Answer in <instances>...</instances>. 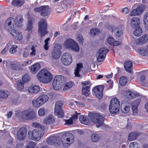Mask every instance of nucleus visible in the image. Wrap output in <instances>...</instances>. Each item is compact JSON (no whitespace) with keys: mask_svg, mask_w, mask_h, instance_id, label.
I'll use <instances>...</instances> for the list:
<instances>
[{"mask_svg":"<svg viewBox=\"0 0 148 148\" xmlns=\"http://www.w3.org/2000/svg\"><path fill=\"white\" fill-rule=\"evenodd\" d=\"M53 77L52 75L48 71L44 69L41 70L37 74L38 80L45 84L51 81Z\"/></svg>","mask_w":148,"mask_h":148,"instance_id":"nucleus-1","label":"nucleus"},{"mask_svg":"<svg viewBox=\"0 0 148 148\" xmlns=\"http://www.w3.org/2000/svg\"><path fill=\"white\" fill-rule=\"evenodd\" d=\"M88 116L91 121L96 124V126L97 127H100L103 125L105 119L103 116L92 113H90Z\"/></svg>","mask_w":148,"mask_h":148,"instance_id":"nucleus-2","label":"nucleus"},{"mask_svg":"<svg viewBox=\"0 0 148 148\" xmlns=\"http://www.w3.org/2000/svg\"><path fill=\"white\" fill-rule=\"evenodd\" d=\"M16 114L18 117L26 120L32 119L36 116L34 112L29 110H24L21 112L18 110L16 111Z\"/></svg>","mask_w":148,"mask_h":148,"instance_id":"nucleus-3","label":"nucleus"},{"mask_svg":"<svg viewBox=\"0 0 148 148\" xmlns=\"http://www.w3.org/2000/svg\"><path fill=\"white\" fill-rule=\"evenodd\" d=\"M74 140V136L72 134L67 132L62 135V142L63 146L65 147H69L73 143Z\"/></svg>","mask_w":148,"mask_h":148,"instance_id":"nucleus-4","label":"nucleus"},{"mask_svg":"<svg viewBox=\"0 0 148 148\" xmlns=\"http://www.w3.org/2000/svg\"><path fill=\"white\" fill-rule=\"evenodd\" d=\"M44 134V131H41L40 130H38L36 129L29 131L28 132V136L30 139L38 141L40 139L41 137L43 136Z\"/></svg>","mask_w":148,"mask_h":148,"instance_id":"nucleus-5","label":"nucleus"},{"mask_svg":"<svg viewBox=\"0 0 148 148\" xmlns=\"http://www.w3.org/2000/svg\"><path fill=\"white\" fill-rule=\"evenodd\" d=\"M47 25V21L44 18L41 19L38 23V32L41 38L48 33Z\"/></svg>","mask_w":148,"mask_h":148,"instance_id":"nucleus-6","label":"nucleus"},{"mask_svg":"<svg viewBox=\"0 0 148 148\" xmlns=\"http://www.w3.org/2000/svg\"><path fill=\"white\" fill-rule=\"evenodd\" d=\"M49 99L48 96L45 95H40L36 99L32 101L33 106L36 108H38L46 102Z\"/></svg>","mask_w":148,"mask_h":148,"instance_id":"nucleus-7","label":"nucleus"},{"mask_svg":"<svg viewBox=\"0 0 148 148\" xmlns=\"http://www.w3.org/2000/svg\"><path fill=\"white\" fill-rule=\"evenodd\" d=\"M64 45L66 48L75 52H78L79 50V47L77 43L72 39H67L64 42Z\"/></svg>","mask_w":148,"mask_h":148,"instance_id":"nucleus-8","label":"nucleus"},{"mask_svg":"<svg viewBox=\"0 0 148 148\" xmlns=\"http://www.w3.org/2000/svg\"><path fill=\"white\" fill-rule=\"evenodd\" d=\"M61 48L62 46L60 44H55L51 52V56L53 58L56 59L60 58L61 53L60 51Z\"/></svg>","mask_w":148,"mask_h":148,"instance_id":"nucleus-9","label":"nucleus"},{"mask_svg":"<svg viewBox=\"0 0 148 148\" xmlns=\"http://www.w3.org/2000/svg\"><path fill=\"white\" fill-rule=\"evenodd\" d=\"M63 105V103L60 101L57 102L55 104L54 113L55 115L60 118H62L64 116V112L62 109Z\"/></svg>","mask_w":148,"mask_h":148,"instance_id":"nucleus-10","label":"nucleus"},{"mask_svg":"<svg viewBox=\"0 0 148 148\" xmlns=\"http://www.w3.org/2000/svg\"><path fill=\"white\" fill-rule=\"evenodd\" d=\"M63 78L64 76L61 75L56 76L54 78L52 85L54 90H58L61 88L60 83Z\"/></svg>","mask_w":148,"mask_h":148,"instance_id":"nucleus-11","label":"nucleus"},{"mask_svg":"<svg viewBox=\"0 0 148 148\" xmlns=\"http://www.w3.org/2000/svg\"><path fill=\"white\" fill-rule=\"evenodd\" d=\"M108 51V49L106 48H102L98 51V56L97 57L98 61L101 62L105 58L106 55Z\"/></svg>","mask_w":148,"mask_h":148,"instance_id":"nucleus-12","label":"nucleus"},{"mask_svg":"<svg viewBox=\"0 0 148 148\" xmlns=\"http://www.w3.org/2000/svg\"><path fill=\"white\" fill-rule=\"evenodd\" d=\"M47 143L49 145L57 146L61 143L60 138L58 136H51L48 138L47 140Z\"/></svg>","mask_w":148,"mask_h":148,"instance_id":"nucleus-13","label":"nucleus"},{"mask_svg":"<svg viewBox=\"0 0 148 148\" xmlns=\"http://www.w3.org/2000/svg\"><path fill=\"white\" fill-rule=\"evenodd\" d=\"M61 60L64 65H68L70 64L72 61L71 55L68 53H64L62 56Z\"/></svg>","mask_w":148,"mask_h":148,"instance_id":"nucleus-14","label":"nucleus"},{"mask_svg":"<svg viewBox=\"0 0 148 148\" xmlns=\"http://www.w3.org/2000/svg\"><path fill=\"white\" fill-rule=\"evenodd\" d=\"M103 86H95L93 89V92L96 96L99 99H101L103 96Z\"/></svg>","mask_w":148,"mask_h":148,"instance_id":"nucleus-15","label":"nucleus"},{"mask_svg":"<svg viewBox=\"0 0 148 148\" xmlns=\"http://www.w3.org/2000/svg\"><path fill=\"white\" fill-rule=\"evenodd\" d=\"M145 6L144 5H140L136 9L133 10L131 12V16H135L142 14L145 9Z\"/></svg>","mask_w":148,"mask_h":148,"instance_id":"nucleus-16","label":"nucleus"},{"mask_svg":"<svg viewBox=\"0 0 148 148\" xmlns=\"http://www.w3.org/2000/svg\"><path fill=\"white\" fill-rule=\"evenodd\" d=\"M27 132V130L25 127H22L20 128L17 133V138L21 140L24 139L26 137Z\"/></svg>","mask_w":148,"mask_h":148,"instance_id":"nucleus-17","label":"nucleus"},{"mask_svg":"<svg viewBox=\"0 0 148 148\" xmlns=\"http://www.w3.org/2000/svg\"><path fill=\"white\" fill-rule=\"evenodd\" d=\"M140 101V99H137L132 103V109L133 115H136L138 113V108Z\"/></svg>","mask_w":148,"mask_h":148,"instance_id":"nucleus-18","label":"nucleus"},{"mask_svg":"<svg viewBox=\"0 0 148 148\" xmlns=\"http://www.w3.org/2000/svg\"><path fill=\"white\" fill-rule=\"evenodd\" d=\"M148 42V34L143 35L139 38L136 39L135 42L136 44L142 45Z\"/></svg>","mask_w":148,"mask_h":148,"instance_id":"nucleus-19","label":"nucleus"},{"mask_svg":"<svg viewBox=\"0 0 148 148\" xmlns=\"http://www.w3.org/2000/svg\"><path fill=\"white\" fill-rule=\"evenodd\" d=\"M55 121V118L51 115H49L46 117L43 120V123L47 125H51Z\"/></svg>","mask_w":148,"mask_h":148,"instance_id":"nucleus-20","label":"nucleus"},{"mask_svg":"<svg viewBox=\"0 0 148 148\" xmlns=\"http://www.w3.org/2000/svg\"><path fill=\"white\" fill-rule=\"evenodd\" d=\"M124 96L126 98L129 99H133L139 96L138 94L136 92L131 91L129 90H127L124 94Z\"/></svg>","mask_w":148,"mask_h":148,"instance_id":"nucleus-21","label":"nucleus"},{"mask_svg":"<svg viewBox=\"0 0 148 148\" xmlns=\"http://www.w3.org/2000/svg\"><path fill=\"white\" fill-rule=\"evenodd\" d=\"M31 50L32 51L29 53V51L27 49H25L23 51V56L24 58H27L29 56L30 54L31 56H35L36 54L35 53L36 50L34 46H32L31 48Z\"/></svg>","mask_w":148,"mask_h":148,"instance_id":"nucleus-22","label":"nucleus"},{"mask_svg":"<svg viewBox=\"0 0 148 148\" xmlns=\"http://www.w3.org/2000/svg\"><path fill=\"white\" fill-rule=\"evenodd\" d=\"M123 26L121 25H118L115 26L114 29L113 31L116 36L119 37L121 36L123 32Z\"/></svg>","mask_w":148,"mask_h":148,"instance_id":"nucleus-23","label":"nucleus"},{"mask_svg":"<svg viewBox=\"0 0 148 148\" xmlns=\"http://www.w3.org/2000/svg\"><path fill=\"white\" fill-rule=\"evenodd\" d=\"M131 26L133 28H136L139 27L140 24V19L138 18H133L131 22Z\"/></svg>","mask_w":148,"mask_h":148,"instance_id":"nucleus-24","label":"nucleus"},{"mask_svg":"<svg viewBox=\"0 0 148 148\" xmlns=\"http://www.w3.org/2000/svg\"><path fill=\"white\" fill-rule=\"evenodd\" d=\"M23 21V16L21 15L17 16L14 20L15 25L20 27H22L23 26L22 22Z\"/></svg>","mask_w":148,"mask_h":148,"instance_id":"nucleus-25","label":"nucleus"},{"mask_svg":"<svg viewBox=\"0 0 148 148\" xmlns=\"http://www.w3.org/2000/svg\"><path fill=\"white\" fill-rule=\"evenodd\" d=\"M121 111L123 113H127L130 110V104L127 102L123 103L121 105Z\"/></svg>","mask_w":148,"mask_h":148,"instance_id":"nucleus-26","label":"nucleus"},{"mask_svg":"<svg viewBox=\"0 0 148 148\" xmlns=\"http://www.w3.org/2000/svg\"><path fill=\"white\" fill-rule=\"evenodd\" d=\"M108 43L110 45L114 46L121 45L122 43L120 41L115 40L112 37L110 36L107 39Z\"/></svg>","mask_w":148,"mask_h":148,"instance_id":"nucleus-27","label":"nucleus"},{"mask_svg":"<svg viewBox=\"0 0 148 148\" xmlns=\"http://www.w3.org/2000/svg\"><path fill=\"white\" fill-rule=\"evenodd\" d=\"M10 33L16 39L18 40H20L22 38L23 36L21 33L14 29H12L10 32Z\"/></svg>","mask_w":148,"mask_h":148,"instance_id":"nucleus-28","label":"nucleus"},{"mask_svg":"<svg viewBox=\"0 0 148 148\" xmlns=\"http://www.w3.org/2000/svg\"><path fill=\"white\" fill-rule=\"evenodd\" d=\"M41 15L43 16H46L50 14V8L48 6H42Z\"/></svg>","mask_w":148,"mask_h":148,"instance_id":"nucleus-29","label":"nucleus"},{"mask_svg":"<svg viewBox=\"0 0 148 148\" xmlns=\"http://www.w3.org/2000/svg\"><path fill=\"white\" fill-rule=\"evenodd\" d=\"M124 67L126 71L131 73L132 71V63L130 61H126L124 62Z\"/></svg>","mask_w":148,"mask_h":148,"instance_id":"nucleus-30","label":"nucleus"},{"mask_svg":"<svg viewBox=\"0 0 148 148\" xmlns=\"http://www.w3.org/2000/svg\"><path fill=\"white\" fill-rule=\"evenodd\" d=\"M14 21V19L13 18L10 17L8 18L6 20L5 25L6 28L9 31H11L12 28V26L11 25L12 22Z\"/></svg>","mask_w":148,"mask_h":148,"instance_id":"nucleus-31","label":"nucleus"},{"mask_svg":"<svg viewBox=\"0 0 148 148\" xmlns=\"http://www.w3.org/2000/svg\"><path fill=\"white\" fill-rule=\"evenodd\" d=\"M83 67L82 63H79L77 64V67L74 71V74L75 77H80V75L79 73Z\"/></svg>","mask_w":148,"mask_h":148,"instance_id":"nucleus-32","label":"nucleus"},{"mask_svg":"<svg viewBox=\"0 0 148 148\" xmlns=\"http://www.w3.org/2000/svg\"><path fill=\"white\" fill-rule=\"evenodd\" d=\"M139 83L142 86L148 87V80L146 79V77L144 75H141Z\"/></svg>","mask_w":148,"mask_h":148,"instance_id":"nucleus-33","label":"nucleus"},{"mask_svg":"<svg viewBox=\"0 0 148 148\" xmlns=\"http://www.w3.org/2000/svg\"><path fill=\"white\" fill-rule=\"evenodd\" d=\"M40 90V87L37 86H31L28 89V92L32 94L37 93L39 92Z\"/></svg>","mask_w":148,"mask_h":148,"instance_id":"nucleus-34","label":"nucleus"},{"mask_svg":"<svg viewBox=\"0 0 148 148\" xmlns=\"http://www.w3.org/2000/svg\"><path fill=\"white\" fill-rule=\"evenodd\" d=\"M40 64L38 63H36L31 66L30 71L32 73L35 74L40 69Z\"/></svg>","mask_w":148,"mask_h":148,"instance_id":"nucleus-35","label":"nucleus"},{"mask_svg":"<svg viewBox=\"0 0 148 148\" xmlns=\"http://www.w3.org/2000/svg\"><path fill=\"white\" fill-rule=\"evenodd\" d=\"M12 3L14 6L20 7L23 5L24 1L23 0H13Z\"/></svg>","mask_w":148,"mask_h":148,"instance_id":"nucleus-36","label":"nucleus"},{"mask_svg":"<svg viewBox=\"0 0 148 148\" xmlns=\"http://www.w3.org/2000/svg\"><path fill=\"white\" fill-rule=\"evenodd\" d=\"M79 120L81 123L86 125L89 124L90 122L88 118L83 115H80L79 116Z\"/></svg>","mask_w":148,"mask_h":148,"instance_id":"nucleus-37","label":"nucleus"},{"mask_svg":"<svg viewBox=\"0 0 148 148\" xmlns=\"http://www.w3.org/2000/svg\"><path fill=\"white\" fill-rule=\"evenodd\" d=\"M137 52L143 56H146L148 55V48L146 49L145 48L141 47L137 49Z\"/></svg>","mask_w":148,"mask_h":148,"instance_id":"nucleus-38","label":"nucleus"},{"mask_svg":"<svg viewBox=\"0 0 148 148\" xmlns=\"http://www.w3.org/2000/svg\"><path fill=\"white\" fill-rule=\"evenodd\" d=\"M90 85L87 86V87H85V86H82V94L83 95H85L86 97L88 96L90 93Z\"/></svg>","mask_w":148,"mask_h":148,"instance_id":"nucleus-39","label":"nucleus"},{"mask_svg":"<svg viewBox=\"0 0 148 148\" xmlns=\"http://www.w3.org/2000/svg\"><path fill=\"white\" fill-rule=\"evenodd\" d=\"M138 134L137 132H131L128 136V140L129 141L135 140L138 136Z\"/></svg>","mask_w":148,"mask_h":148,"instance_id":"nucleus-40","label":"nucleus"},{"mask_svg":"<svg viewBox=\"0 0 148 148\" xmlns=\"http://www.w3.org/2000/svg\"><path fill=\"white\" fill-rule=\"evenodd\" d=\"M110 106H111V107L115 106L117 108L118 107H120V103L118 99L116 98L112 99L110 101Z\"/></svg>","mask_w":148,"mask_h":148,"instance_id":"nucleus-41","label":"nucleus"},{"mask_svg":"<svg viewBox=\"0 0 148 148\" xmlns=\"http://www.w3.org/2000/svg\"><path fill=\"white\" fill-rule=\"evenodd\" d=\"M33 125L34 127L38 129V130H40L41 131H44L45 127L41 125L40 124L34 122L33 123Z\"/></svg>","mask_w":148,"mask_h":148,"instance_id":"nucleus-42","label":"nucleus"},{"mask_svg":"<svg viewBox=\"0 0 148 148\" xmlns=\"http://www.w3.org/2000/svg\"><path fill=\"white\" fill-rule=\"evenodd\" d=\"M119 107H117L115 106L111 107L109 106V110L110 112L112 114H116L117 113L119 110Z\"/></svg>","mask_w":148,"mask_h":148,"instance_id":"nucleus-43","label":"nucleus"},{"mask_svg":"<svg viewBox=\"0 0 148 148\" xmlns=\"http://www.w3.org/2000/svg\"><path fill=\"white\" fill-rule=\"evenodd\" d=\"M9 93L6 91L1 90L0 92V97L4 98H7L9 95Z\"/></svg>","mask_w":148,"mask_h":148,"instance_id":"nucleus-44","label":"nucleus"},{"mask_svg":"<svg viewBox=\"0 0 148 148\" xmlns=\"http://www.w3.org/2000/svg\"><path fill=\"white\" fill-rule=\"evenodd\" d=\"M92 140L94 142L98 141L100 139V136L99 134H93L91 135Z\"/></svg>","mask_w":148,"mask_h":148,"instance_id":"nucleus-45","label":"nucleus"},{"mask_svg":"<svg viewBox=\"0 0 148 148\" xmlns=\"http://www.w3.org/2000/svg\"><path fill=\"white\" fill-rule=\"evenodd\" d=\"M12 69L14 70L17 71H21L23 69L21 66L18 63L16 64H12Z\"/></svg>","mask_w":148,"mask_h":148,"instance_id":"nucleus-46","label":"nucleus"},{"mask_svg":"<svg viewBox=\"0 0 148 148\" xmlns=\"http://www.w3.org/2000/svg\"><path fill=\"white\" fill-rule=\"evenodd\" d=\"M136 29V30L134 32V35L136 36H139L142 33V29L140 27Z\"/></svg>","mask_w":148,"mask_h":148,"instance_id":"nucleus-47","label":"nucleus"},{"mask_svg":"<svg viewBox=\"0 0 148 148\" xmlns=\"http://www.w3.org/2000/svg\"><path fill=\"white\" fill-rule=\"evenodd\" d=\"M18 47V46L16 45H12L10 49V52L11 53H14L16 51V49Z\"/></svg>","mask_w":148,"mask_h":148,"instance_id":"nucleus-48","label":"nucleus"},{"mask_svg":"<svg viewBox=\"0 0 148 148\" xmlns=\"http://www.w3.org/2000/svg\"><path fill=\"white\" fill-rule=\"evenodd\" d=\"M127 83V79L125 77H121L119 79V83L122 86H124Z\"/></svg>","mask_w":148,"mask_h":148,"instance_id":"nucleus-49","label":"nucleus"},{"mask_svg":"<svg viewBox=\"0 0 148 148\" xmlns=\"http://www.w3.org/2000/svg\"><path fill=\"white\" fill-rule=\"evenodd\" d=\"M17 88L20 90L24 88V83L21 81H18L17 83Z\"/></svg>","mask_w":148,"mask_h":148,"instance_id":"nucleus-50","label":"nucleus"},{"mask_svg":"<svg viewBox=\"0 0 148 148\" xmlns=\"http://www.w3.org/2000/svg\"><path fill=\"white\" fill-rule=\"evenodd\" d=\"M33 28L32 21L29 20L27 25V29L28 31H29L32 29Z\"/></svg>","mask_w":148,"mask_h":148,"instance_id":"nucleus-51","label":"nucleus"},{"mask_svg":"<svg viewBox=\"0 0 148 148\" xmlns=\"http://www.w3.org/2000/svg\"><path fill=\"white\" fill-rule=\"evenodd\" d=\"M72 86V83L71 82H69L67 83L65 85L63 88V90L64 91L68 90Z\"/></svg>","mask_w":148,"mask_h":148,"instance_id":"nucleus-52","label":"nucleus"},{"mask_svg":"<svg viewBox=\"0 0 148 148\" xmlns=\"http://www.w3.org/2000/svg\"><path fill=\"white\" fill-rule=\"evenodd\" d=\"M99 32V29H92L90 31V34L92 35H97Z\"/></svg>","mask_w":148,"mask_h":148,"instance_id":"nucleus-53","label":"nucleus"},{"mask_svg":"<svg viewBox=\"0 0 148 148\" xmlns=\"http://www.w3.org/2000/svg\"><path fill=\"white\" fill-rule=\"evenodd\" d=\"M49 40L50 38H48L45 40L44 42L45 44L44 45V48L46 50H48L49 49V46L48 45V41Z\"/></svg>","mask_w":148,"mask_h":148,"instance_id":"nucleus-54","label":"nucleus"},{"mask_svg":"<svg viewBox=\"0 0 148 148\" xmlns=\"http://www.w3.org/2000/svg\"><path fill=\"white\" fill-rule=\"evenodd\" d=\"M45 108H41L39 109L38 113L39 116H43L45 114Z\"/></svg>","mask_w":148,"mask_h":148,"instance_id":"nucleus-55","label":"nucleus"},{"mask_svg":"<svg viewBox=\"0 0 148 148\" xmlns=\"http://www.w3.org/2000/svg\"><path fill=\"white\" fill-rule=\"evenodd\" d=\"M36 146V143L33 141H30L28 143V145L26 147L27 148H34Z\"/></svg>","mask_w":148,"mask_h":148,"instance_id":"nucleus-56","label":"nucleus"},{"mask_svg":"<svg viewBox=\"0 0 148 148\" xmlns=\"http://www.w3.org/2000/svg\"><path fill=\"white\" fill-rule=\"evenodd\" d=\"M22 79L23 82H26L30 80L31 79V78L28 75L26 74L23 77Z\"/></svg>","mask_w":148,"mask_h":148,"instance_id":"nucleus-57","label":"nucleus"},{"mask_svg":"<svg viewBox=\"0 0 148 148\" xmlns=\"http://www.w3.org/2000/svg\"><path fill=\"white\" fill-rule=\"evenodd\" d=\"M129 148H138V144L136 142H133L130 143Z\"/></svg>","mask_w":148,"mask_h":148,"instance_id":"nucleus-58","label":"nucleus"},{"mask_svg":"<svg viewBox=\"0 0 148 148\" xmlns=\"http://www.w3.org/2000/svg\"><path fill=\"white\" fill-rule=\"evenodd\" d=\"M77 41L80 43H82L84 40V38H83L81 35H78L77 38Z\"/></svg>","mask_w":148,"mask_h":148,"instance_id":"nucleus-59","label":"nucleus"},{"mask_svg":"<svg viewBox=\"0 0 148 148\" xmlns=\"http://www.w3.org/2000/svg\"><path fill=\"white\" fill-rule=\"evenodd\" d=\"M66 122L65 124L69 125L72 124H73V121L72 119L71 118L69 119H66L65 120Z\"/></svg>","mask_w":148,"mask_h":148,"instance_id":"nucleus-60","label":"nucleus"},{"mask_svg":"<svg viewBox=\"0 0 148 148\" xmlns=\"http://www.w3.org/2000/svg\"><path fill=\"white\" fill-rule=\"evenodd\" d=\"M32 63V60H29L27 61H25L23 62L21 65L22 66H26L28 64H31Z\"/></svg>","mask_w":148,"mask_h":148,"instance_id":"nucleus-61","label":"nucleus"},{"mask_svg":"<svg viewBox=\"0 0 148 148\" xmlns=\"http://www.w3.org/2000/svg\"><path fill=\"white\" fill-rule=\"evenodd\" d=\"M143 21L144 22H148V12L145 14L143 18Z\"/></svg>","mask_w":148,"mask_h":148,"instance_id":"nucleus-62","label":"nucleus"},{"mask_svg":"<svg viewBox=\"0 0 148 148\" xmlns=\"http://www.w3.org/2000/svg\"><path fill=\"white\" fill-rule=\"evenodd\" d=\"M42 8V6L40 7L34 8V11L35 12H40V13H41Z\"/></svg>","mask_w":148,"mask_h":148,"instance_id":"nucleus-63","label":"nucleus"},{"mask_svg":"<svg viewBox=\"0 0 148 148\" xmlns=\"http://www.w3.org/2000/svg\"><path fill=\"white\" fill-rule=\"evenodd\" d=\"M106 27L110 31H113V29H112V27L111 25H110V24L108 23L106 24Z\"/></svg>","mask_w":148,"mask_h":148,"instance_id":"nucleus-64","label":"nucleus"}]
</instances>
